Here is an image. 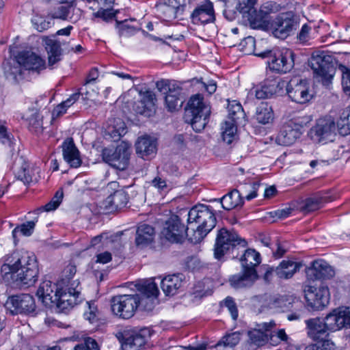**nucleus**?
<instances>
[{"mask_svg":"<svg viewBox=\"0 0 350 350\" xmlns=\"http://www.w3.org/2000/svg\"><path fill=\"white\" fill-rule=\"evenodd\" d=\"M223 305L228 308L232 318L236 320L238 317V310L233 299L230 297H226L224 301Z\"/></svg>","mask_w":350,"mask_h":350,"instance_id":"obj_62","label":"nucleus"},{"mask_svg":"<svg viewBox=\"0 0 350 350\" xmlns=\"http://www.w3.org/2000/svg\"><path fill=\"white\" fill-rule=\"evenodd\" d=\"M148 333V329H144L126 336L122 343V350H140L146 342Z\"/></svg>","mask_w":350,"mask_h":350,"instance_id":"obj_35","label":"nucleus"},{"mask_svg":"<svg viewBox=\"0 0 350 350\" xmlns=\"http://www.w3.org/2000/svg\"><path fill=\"white\" fill-rule=\"evenodd\" d=\"M154 235V228L152 226L141 224L136 230L135 243L137 246H146L153 241Z\"/></svg>","mask_w":350,"mask_h":350,"instance_id":"obj_36","label":"nucleus"},{"mask_svg":"<svg viewBox=\"0 0 350 350\" xmlns=\"http://www.w3.org/2000/svg\"><path fill=\"white\" fill-rule=\"evenodd\" d=\"M135 286L139 292L138 294L139 307H142L144 310H152L154 308V300L159 293L157 284L150 279L138 282Z\"/></svg>","mask_w":350,"mask_h":350,"instance_id":"obj_16","label":"nucleus"},{"mask_svg":"<svg viewBox=\"0 0 350 350\" xmlns=\"http://www.w3.org/2000/svg\"><path fill=\"white\" fill-rule=\"evenodd\" d=\"M276 323L271 320L256 325V327L247 332L248 340L245 344L247 350H257L265 345L269 340V332L275 328Z\"/></svg>","mask_w":350,"mask_h":350,"instance_id":"obj_11","label":"nucleus"},{"mask_svg":"<svg viewBox=\"0 0 350 350\" xmlns=\"http://www.w3.org/2000/svg\"><path fill=\"white\" fill-rule=\"evenodd\" d=\"M156 87L159 92L167 95L174 96L178 98H184L182 88L175 81L161 80L157 82Z\"/></svg>","mask_w":350,"mask_h":350,"instance_id":"obj_41","label":"nucleus"},{"mask_svg":"<svg viewBox=\"0 0 350 350\" xmlns=\"http://www.w3.org/2000/svg\"><path fill=\"white\" fill-rule=\"evenodd\" d=\"M128 200L127 193L124 191L116 190L103 202L102 206L107 213H112L125 207Z\"/></svg>","mask_w":350,"mask_h":350,"instance_id":"obj_29","label":"nucleus"},{"mask_svg":"<svg viewBox=\"0 0 350 350\" xmlns=\"http://www.w3.org/2000/svg\"><path fill=\"white\" fill-rule=\"evenodd\" d=\"M256 56L267 57V64L270 70L278 73H286L291 71L295 65V53L290 49L265 51L256 53Z\"/></svg>","mask_w":350,"mask_h":350,"instance_id":"obj_5","label":"nucleus"},{"mask_svg":"<svg viewBox=\"0 0 350 350\" xmlns=\"http://www.w3.org/2000/svg\"><path fill=\"white\" fill-rule=\"evenodd\" d=\"M12 170L17 179L24 183H29L31 181V176L29 173L28 164L22 157L17 156L12 164Z\"/></svg>","mask_w":350,"mask_h":350,"instance_id":"obj_38","label":"nucleus"},{"mask_svg":"<svg viewBox=\"0 0 350 350\" xmlns=\"http://www.w3.org/2000/svg\"><path fill=\"white\" fill-rule=\"evenodd\" d=\"M274 90L275 91V95H282L285 91H287L288 82L282 79H275V84H274Z\"/></svg>","mask_w":350,"mask_h":350,"instance_id":"obj_64","label":"nucleus"},{"mask_svg":"<svg viewBox=\"0 0 350 350\" xmlns=\"http://www.w3.org/2000/svg\"><path fill=\"white\" fill-rule=\"evenodd\" d=\"M228 116L230 119L229 121H233L234 122H236L237 120L243 117L244 116L241 105L234 100L228 103Z\"/></svg>","mask_w":350,"mask_h":350,"instance_id":"obj_54","label":"nucleus"},{"mask_svg":"<svg viewBox=\"0 0 350 350\" xmlns=\"http://www.w3.org/2000/svg\"><path fill=\"white\" fill-rule=\"evenodd\" d=\"M185 276L182 273L168 275L162 279L161 287L167 296L178 293L184 284Z\"/></svg>","mask_w":350,"mask_h":350,"instance_id":"obj_32","label":"nucleus"},{"mask_svg":"<svg viewBox=\"0 0 350 350\" xmlns=\"http://www.w3.org/2000/svg\"><path fill=\"white\" fill-rule=\"evenodd\" d=\"M77 271L76 267L74 265H68L62 271V278L59 281L58 285H70L74 275Z\"/></svg>","mask_w":350,"mask_h":350,"instance_id":"obj_55","label":"nucleus"},{"mask_svg":"<svg viewBox=\"0 0 350 350\" xmlns=\"http://www.w3.org/2000/svg\"><path fill=\"white\" fill-rule=\"evenodd\" d=\"M16 65L12 66L10 64L3 65L4 72L7 78H11L14 80H16L17 76L22 75V68L21 66L17 64V61L15 62Z\"/></svg>","mask_w":350,"mask_h":350,"instance_id":"obj_57","label":"nucleus"},{"mask_svg":"<svg viewBox=\"0 0 350 350\" xmlns=\"http://www.w3.org/2000/svg\"><path fill=\"white\" fill-rule=\"evenodd\" d=\"M338 68L342 73V88L350 85V67H347L344 65H340Z\"/></svg>","mask_w":350,"mask_h":350,"instance_id":"obj_63","label":"nucleus"},{"mask_svg":"<svg viewBox=\"0 0 350 350\" xmlns=\"http://www.w3.org/2000/svg\"><path fill=\"white\" fill-rule=\"evenodd\" d=\"M63 196H64V193L62 190L57 191L55 196L51 199V200L49 202H48L46 204H45L44 206H42L38 208V209H36L35 211V213L36 214H39L40 212H42L43 211L49 212V211L55 210L60 204V203L62 200Z\"/></svg>","mask_w":350,"mask_h":350,"instance_id":"obj_49","label":"nucleus"},{"mask_svg":"<svg viewBox=\"0 0 350 350\" xmlns=\"http://www.w3.org/2000/svg\"><path fill=\"white\" fill-rule=\"evenodd\" d=\"M210 113V107L204 103L203 96L198 94L191 96L189 100L184 118L196 132H200L208 123Z\"/></svg>","mask_w":350,"mask_h":350,"instance_id":"obj_3","label":"nucleus"},{"mask_svg":"<svg viewBox=\"0 0 350 350\" xmlns=\"http://www.w3.org/2000/svg\"><path fill=\"white\" fill-rule=\"evenodd\" d=\"M1 273L4 277L10 275L16 286H31L36 283L38 277L39 269L36 257L28 251H14L3 257Z\"/></svg>","mask_w":350,"mask_h":350,"instance_id":"obj_1","label":"nucleus"},{"mask_svg":"<svg viewBox=\"0 0 350 350\" xmlns=\"http://www.w3.org/2000/svg\"><path fill=\"white\" fill-rule=\"evenodd\" d=\"M309 121L306 116H297L289 120L282 126L276 137V142L281 146L293 144L301 136L303 128Z\"/></svg>","mask_w":350,"mask_h":350,"instance_id":"obj_7","label":"nucleus"},{"mask_svg":"<svg viewBox=\"0 0 350 350\" xmlns=\"http://www.w3.org/2000/svg\"><path fill=\"white\" fill-rule=\"evenodd\" d=\"M224 209L230 211L243 204V197L238 189H234L218 199Z\"/></svg>","mask_w":350,"mask_h":350,"instance_id":"obj_39","label":"nucleus"},{"mask_svg":"<svg viewBox=\"0 0 350 350\" xmlns=\"http://www.w3.org/2000/svg\"><path fill=\"white\" fill-rule=\"evenodd\" d=\"M150 185L157 189L159 192L166 191L168 189V185L165 178L160 176H157L150 182Z\"/></svg>","mask_w":350,"mask_h":350,"instance_id":"obj_61","label":"nucleus"},{"mask_svg":"<svg viewBox=\"0 0 350 350\" xmlns=\"http://www.w3.org/2000/svg\"><path fill=\"white\" fill-rule=\"evenodd\" d=\"M336 125L331 117L319 118L310 131L312 138L318 142L326 143L333 141L336 135Z\"/></svg>","mask_w":350,"mask_h":350,"instance_id":"obj_18","label":"nucleus"},{"mask_svg":"<svg viewBox=\"0 0 350 350\" xmlns=\"http://www.w3.org/2000/svg\"><path fill=\"white\" fill-rule=\"evenodd\" d=\"M322 319L329 332L341 329L336 309L333 310Z\"/></svg>","mask_w":350,"mask_h":350,"instance_id":"obj_51","label":"nucleus"},{"mask_svg":"<svg viewBox=\"0 0 350 350\" xmlns=\"http://www.w3.org/2000/svg\"><path fill=\"white\" fill-rule=\"evenodd\" d=\"M17 64L23 69L39 73L45 68V61L31 51H21L16 57Z\"/></svg>","mask_w":350,"mask_h":350,"instance_id":"obj_21","label":"nucleus"},{"mask_svg":"<svg viewBox=\"0 0 350 350\" xmlns=\"http://www.w3.org/2000/svg\"><path fill=\"white\" fill-rule=\"evenodd\" d=\"M260 184L258 182H250L240 186L239 189L241 196L247 200H251L257 197V191Z\"/></svg>","mask_w":350,"mask_h":350,"instance_id":"obj_47","label":"nucleus"},{"mask_svg":"<svg viewBox=\"0 0 350 350\" xmlns=\"http://www.w3.org/2000/svg\"><path fill=\"white\" fill-rule=\"evenodd\" d=\"M185 8L180 0H159L155 6L158 16L166 21H171L182 15Z\"/></svg>","mask_w":350,"mask_h":350,"instance_id":"obj_19","label":"nucleus"},{"mask_svg":"<svg viewBox=\"0 0 350 350\" xmlns=\"http://www.w3.org/2000/svg\"><path fill=\"white\" fill-rule=\"evenodd\" d=\"M59 293L55 306L62 312H65L77 305L82 300L79 282L74 280L70 285H58Z\"/></svg>","mask_w":350,"mask_h":350,"instance_id":"obj_8","label":"nucleus"},{"mask_svg":"<svg viewBox=\"0 0 350 350\" xmlns=\"http://www.w3.org/2000/svg\"><path fill=\"white\" fill-rule=\"evenodd\" d=\"M184 100V98H178L172 95L165 94V105L170 111H174L180 109Z\"/></svg>","mask_w":350,"mask_h":350,"instance_id":"obj_56","label":"nucleus"},{"mask_svg":"<svg viewBox=\"0 0 350 350\" xmlns=\"http://www.w3.org/2000/svg\"><path fill=\"white\" fill-rule=\"evenodd\" d=\"M301 264L290 260H282L277 267L269 268L265 275L268 278L273 272L281 279H289L299 269Z\"/></svg>","mask_w":350,"mask_h":350,"instance_id":"obj_26","label":"nucleus"},{"mask_svg":"<svg viewBox=\"0 0 350 350\" xmlns=\"http://www.w3.org/2000/svg\"><path fill=\"white\" fill-rule=\"evenodd\" d=\"M42 44L44 46L49 55V64L53 66L60 60L62 49L60 44L55 39V36H44L42 38Z\"/></svg>","mask_w":350,"mask_h":350,"instance_id":"obj_33","label":"nucleus"},{"mask_svg":"<svg viewBox=\"0 0 350 350\" xmlns=\"http://www.w3.org/2000/svg\"><path fill=\"white\" fill-rule=\"evenodd\" d=\"M258 278L256 270H243L242 272L231 276L229 282L235 288L250 286Z\"/></svg>","mask_w":350,"mask_h":350,"instance_id":"obj_34","label":"nucleus"},{"mask_svg":"<svg viewBox=\"0 0 350 350\" xmlns=\"http://www.w3.org/2000/svg\"><path fill=\"white\" fill-rule=\"evenodd\" d=\"M254 118L258 123L262 124L271 122L274 118L271 106L267 103H262L256 107Z\"/></svg>","mask_w":350,"mask_h":350,"instance_id":"obj_43","label":"nucleus"},{"mask_svg":"<svg viewBox=\"0 0 350 350\" xmlns=\"http://www.w3.org/2000/svg\"><path fill=\"white\" fill-rule=\"evenodd\" d=\"M339 133L345 136L350 134V105L343 109L337 122Z\"/></svg>","mask_w":350,"mask_h":350,"instance_id":"obj_46","label":"nucleus"},{"mask_svg":"<svg viewBox=\"0 0 350 350\" xmlns=\"http://www.w3.org/2000/svg\"><path fill=\"white\" fill-rule=\"evenodd\" d=\"M241 333L240 332H234L227 334L224 336L215 345L216 348L223 347L224 349H232L241 340Z\"/></svg>","mask_w":350,"mask_h":350,"instance_id":"obj_44","label":"nucleus"},{"mask_svg":"<svg viewBox=\"0 0 350 350\" xmlns=\"http://www.w3.org/2000/svg\"><path fill=\"white\" fill-rule=\"evenodd\" d=\"M309 64L313 70L314 77L324 85H328L336 72L333 57L324 52L314 53Z\"/></svg>","mask_w":350,"mask_h":350,"instance_id":"obj_4","label":"nucleus"},{"mask_svg":"<svg viewBox=\"0 0 350 350\" xmlns=\"http://www.w3.org/2000/svg\"><path fill=\"white\" fill-rule=\"evenodd\" d=\"M258 0H247L241 3H239L237 9L240 13L243 14L244 17L247 18L251 26L256 28L262 26L263 18L269 12L271 11V3H267L263 5L259 12L255 9L254 5Z\"/></svg>","mask_w":350,"mask_h":350,"instance_id":"obj_12","label":"nucleus"},{"mask_svg":"<svg viewBox=\"0 0 350 350\" xmlns=\"http://www.w3.org/2000/svg\"><path fill=\"white\" fill-rule=\"evenodd\" d=\"M21 118L27 124L29 130L36 134L42 133L43 127V117L35 108L29 109L22 114Z\"/></svg>","mask_w":350,"mask_h":350,"instance_id":"obj_30","label":"nucleus"},{"mask_svg":"<svg viewBox=\"0 0 350 350\" xmlns=\"http://www.w3.org/2000/svg\"><path fill=\"white\" fill-rule=\"evenodd\" d=\"M222 139L228 144H230L237 139V127L236 122L226 121L221 127Z\"/></svg>","mask_w":350,"mask_h":350,"instance_id":"obj_45","label":"nucleus"},{"mask_svg":"<svg viewBox=\"0 0 350 350\" xmlns=\"http://www.w3.org/2000/svg\"><path fill=\"white\" fill-rule=\"evenodd\" d=\"M113 141H118L126 133V127L120 119L116 120L115 125H109L107 131Z\"/></svg>","mask_w":350,"mask_h":350,"instance_id":"obj_48","label":"nucleus"},{"mask_svg":"<svg viewBox=\"0 0 350 350\" xmlns=\"http://www.w3.org/2000/svg\"><path fill=\"white\" fill-rule=\"evenodd\" d=\"M243 270L256 269L260 263V254L253 249L246 250L240 258Z\"/></svg>","mask_w":350,"mask_h":350,"instance_id":"obj_40","label":"nucleus"},{"mask_svg":"<svg viewBox=\"0 0 350 350\" xmlns=\"http://www.w3.org/2000/svg\"><path fill=\"white\" fill-rule=\"evenodd\" d=\"M59 293V287L49 280H45L40 284L36 295L45 306L53 307Z\"/></svg>","mask_w":350,"mask_h":350,"instance_id":"obj_24","label":"nucleus"},{"mask_svg":"<svg viewBox=\"0 0 350 350\" xmlns=\"http://www.w3.org/2000/svg\"><path fill=\"white\" fill-rule=\"evenodd\" d=\"M297 27V21L293 12L279 14L271 25L273 35L280 39H284L289 36Z\"/></svg>","mask_w":350,"mask_h":350,"instance_id":"obj_13","label":"nucleus"},{"mask_svg":"<svg viewBox=\"0 0 350 350\" xmlns=\"http://www.w3.org/2000/svg\"><path fill=\"white\" fill-rule=\"evenodd\" d=\"M286 94L293 101L299 104L306 103L311 98L306 81L298 78L288 82Z\"/></svg>","mask_w":350,"mask_h":350,"instance_id":"obj_20","label":"nucleus"},{"mask_svg":"<svg viewBox=\"0 0 350 350\" xmlns=\"http://www.w3.org/2000/svg\"><path fill=\"white\" fill-rule=\"evenodd\" d=\"M139 295H120L111 299L112 312L124 319L131 318L139 307Z\"/></svg>","mask_w":350,"mask_h":350,"instance_id":"obj_9","label":"nucleus"},{"mask_svg":"<svg viewBox=\"0 0 350 350\" xmlns=\"http://www.w3.org/2000/svg\"><path fill=\"white\" fill-rule=\"evenodd\" d=\"M5 306L12 314L28 315H33L36 308L34 298L29 294L11 296L7 299Z\"/></svg>","mask_w":350,"mask_h":350,"instance_id":"obj_17","label":"nucleus"},{"mask_svg":"<svg viewBox=\"0 0 350 350\" xmlns=\"http://www.w3.org/2000/svg\"><path fill=\"white\" fill-rule=\"evenodd\" d=\"M194 25H205L213 23L215 20L213 3L210 1L196 8L191 15Z\"/></svg>","mask_w":350,"mask_h":350,"instance_id":"obj_27","label":"nucleus"},{"mask_svg":"<svg viewBox=\"0 0 350 350\" xmlns=\"http://www.w3.org/2000/svg\"><path fill=\"white\" fill-rule=\"evenodd\" d=\"M187 221L191 234L189 235V240L193 243L202 241L217 223L214 210L205 204H198L191 208L188 213Z\"/></svg>","mask_w":350,"mask_h":350,"instance_id":"obj_2","label":"nucleus"},{"mask_svg":"<svg viewBox=\"0 0 350 350\" xmlns=\"http://www.w3.org/2000/svg\"><path fill=\"white\" fill-rule=\"evenodd\" d=\"M341 329L350 328V307H340L336 308Z\"/></svg>","mask_w":350,"mask_h":350,"instance_id":"obj_53","label":"nucleus"},{"mask_svg":"<svg viewBox=\"0 0 350 350\" xmlns=\"http://www.w3.org/2000/svg\"><path fill=\"white\" fill-rule=\"evenodd\" d=\"M307 275L312 280L330 279L335 275L334 269L325 260H314L308 268Z\"/></svg>","mask_w":350,"mask_h":350,"instance_id":"obj_25","label":"nucleus"},{"mask_svg":"<svg viewBox=\"0 0 350 350\" xmlns=\"http://www.w3.org/2000/svg\"><path fill=\"white\" fill-rule=\"evenodd\" d=\"M162 235L172 243L181 242L185 236L189 239L191 234L190 227L185 228L178 216L172 215L165 222L161 231Z\"/></svg>","mask_w":350,"mask_h":350,"instance_id":"obj_14","label":"nucleus"},{"mask_svg":"<svg viewBox=\"0 0 350 350\" xmlns=\"http://www.w3.org/2000/svg\"><path fill=\"white\" fill-rule=\"evenodd\" d=\"M247 241L239 237L236 232L228 230L226 228L220 229L217 234L214 249V256L221 260L230 250L236 247L245 248Z\"/></svg>","mask_w":350,"mask_h":350,"instance_id":"obj_6","label":"nucleus"},{"mask_svg":"<svg viewBox=\"0 0 350 350\" xmlns=\"http://www.w3.org/2000/svg\"><path fill=\"white\" fill-rule=\"evenodd\" d=\"M269 340L271 345H277L281 341L286 342L288 336L284 329H279L277 332H272V330H271L269 332Z\"/></svg>","mask_w":350,"mask_h":350,"instance_id":"obj_58","label":"nucleus"},{"mask_svg":"<svg viewBox=\"0 0 350 350\" xmlns=\"http://www.w3.org/2000/svg\"><path fill=\"white\" fill-rule=\"evenodd\" d=\"M155 94L150 90L141 93V99L135 103L133 109L137 113L151 116L155 112Z\"/></svg>","mask_w":350,"mask_h":350,"instance_id":"obj_28","label":"nucleus"},{"mask_svg":"<svg viewBox=\"0 0 350 350\" xmlns=\"http://www.w3.org/2000/svg\"><path fill=\"white\" fill-rule=\"evenodd\" d=\"M70 5H62L58 8L57 12V17L62 19H67L70 18V12L74 10V8L77 5V0L75 1H70Z\"/></svg>","mask_w":350,"mask_h":350,"instance_id":"obj_60","label":"nucleus"},{"mask_svg":"<svg viewBox=\"0 0 350 350\" xmlns=\"http://www.w3.org/2000/svg\"><path fill=\"white\" fill-rule=\"evenodd\" d=\"M331 200H332L329 196L326 193L320 192L306 199L301 209L306 213L312 212L319 209L323 204Z\"/></svg>","mask_w":350,"mask_h":350,"instance_id":"obj_37","label":"nucleus"},{"mask_svg":"<svg viewBox=\"0 0 350 350\" xmlns=\"http://www.w3.org/2000/svg\"><path fill=\"white\" fill-rule=\"evenodd\" d=\"M304 293L308 306L314 310L323 309L329 302L330 293L326 286L321 285L318 288L306 286Z\"/></svg>","mask_w":350,"mask_h":350,"instance_id":"obj_15","label":"nucleus"},{"mask_svg":"<svg viewBox=\"0 0 350 350\" xmlns=\"http://www.w3.org/2000/svg\"><path fill=\"white\" fill-rule=\"evenodd\" d=\"M136 154L144 160L154 157L157 150V142L155 138L144 135L137 139L135 143Z\"/></svg>","mask_w":350,"mask_h":350,"instance_id":"obj_22","label":"nucleus"},{"mask_svg":"<svg viewBox=\"0 0 350 350\" xmlns=\"http://www.w3.org/2000/svg\"><path fill=\"white\" fill-rule=\"evenodd\" d=\"M64 160L71 167H78L81 165L80 152L72 138H67L62 145Z\"/></svg>","mask_w":350,"mask_h":350,"instance_id":"obj_31","label":"nucleus"},{"mask_svg":"<svg viewBox=\"0 0 350 350\" xmlns=\"http://www.w3.org/2000/svg\"><path fill=\"white\" fill-rule=\"evenodd\" d=\"M275 84V79H267L263 84L260 87H257L251 90V94L255 95L258 99H265L268 98L273 95H275V91L274 87Z\"/></svg>","mask_w":350,"mask_h":350,"instance_id":"obj_42","label":"nucleus"},{"mask_svg":"<svg viewBox=\"0 0 350 350\" xmlns=\"http://www.w3.org/2000/svg\"><path fill=\"white\" fill-rule=\"evenodd\" d=\"M35 29L38 31L48 29L53 25V19L51 17H45L40 15H35L31 19Z\"/></svg>","mask_w":350,"mask_h":350,"instance_id":"obj_50","label":"nucleus"},{"mask_svg":"<svg viewBox=\"0 0 350 350\" xmlns=\"http://www.w3.org/2000/svg\"><path fill=\"white\" fill-rule=\"evenodd\" d=\"M130 155V147L124 143L118 145L115 149L105 148L102 151L103 160L119 170L126 169Z\"/></svg>","mask_w":350,"mask_h":350,"instance_id":"obj_10","label":"nucleus"},{"mask_svg":"<svg viewBox=\"0 0 350 350\" xmlns=\"http://www.w3.org/2000/svg\"><path fill=\"white\" fill-rule=\"evenodd\" d=\"M86 304L88 310L84 313L85 319L91 323H94L98 319V311L94 301H87Z\"/></svg>","mask_w":350,"mask_h":350,"instance_id":"obj_59","label":"nucleus"},{"mask_svg":"<svg viewBox=\"0 0 350 350\" xmlns=\"http://www.w3.org/2000/svg\"><path fill=\"white\" fill-rule=\"evenodd\" d=\"M307 336L313 341L320 342L326 339L329 332L327 329L322 319L316 317L305 321Z\"/></svg>","mask_w":350,"mask_h":350,"instance_id":"obj_23","label":"nucleus"},{"mask_svg":"<svg viewBox=\"0 0 350 350\" xmlns=\"http://www.w3.org/2000/svg\"><path fill=\"white\" fill-rule=\"evenodd\" d=\"M36 222L35 221H29L21 226H16L12 230V237L14 239V241H16V238L18 233H21L23 235L27 237L31 235L36 226Z\"/></svg>","mask_w":350,"mask_h":350,"instance_id":"obj_52","label":"nucleus"}]
</instances>
